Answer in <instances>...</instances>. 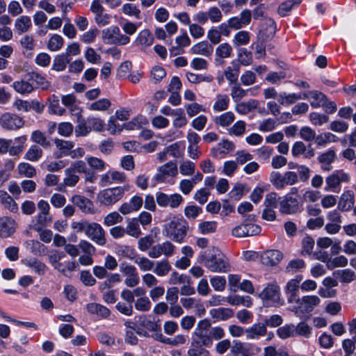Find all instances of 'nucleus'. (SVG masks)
<instances>
[{"mask_svg": "<svg viewBox=\"0 0 356 356\" xmlns=\"http://www.w3.org/2000/svg\"><path fill=\"white\" fill-rule=\"evenodd\" d=\"M225 336L224 330L219 326L211 327L208 319L198 321L193 334V339L202 343L205 347H211L213 340H220Z\"/></svg>", "mask_w": 356, "mask_h": 356, "instance_id": "f257e3e1", "label": "nucleus"}, {"mask_svg": "<svg viewBox=\"0 0 356 356\" xmlns=\"http://www.w3.org/2000/svg\"><path fill=\"white\" fill-rule=\"evenodd\" d=\"M198 262L202 264L209 271L217 273H225L230 271L231 266L227 258L218 250H213L202 252L198 257Z\"/></svg>", "mask_w": 356, "mask_h": 356, "instance_id": "f03ea898", "label": "nucleus"}, {"mask_svg": "<svg viewBox=\"0 0 356 356\" xmlns=\"http://www.w3.org/2000/svg\"><path fill=\"white\" fill-rule=\"evenodd\" d=\"M131 186L125 184L122 186H115L102 189L97 195V202L100 206L113 207L124 197L125 192L129 191Z\"/></svg>", "mask_w": 356, "mask_h": 356, "instance_id": "7ed1b4c3", "label": "nucleus"}, {"mask_svg": "<svg viewBox=\"0 0 356 356\" xmlns=\"http://www.w3.org/2000/svg\"><path fill=\"white\" fill-rule=\"evenodd\" d=\"M65 257V254L64 252L53 250L48 254V261L55 270L65 276L70 277L71 276V273L76 270L79 265L74 259L62 262L61 260Z\"/></svg>", "mask_w": 356, "mask_h": 356, "instance_id": "20e7f679", "label": "nucleus"}, {"mask_svg": "<svg viewBox=\"0 0 356 356\" xmlns=\"http://www.w3.org/2000/svg\"><path fill=\"white\" fill-rule=\"evenodd\" d=\"M188 230V224L183 218L173 217L164 225L163 233L172 241L181 243Z\"/></svg>", "mask_w": 356, "mask_h": 356, "instance_id": "39448f33", "label": "nucleus"}, {"mask_svg": "<svg viewBox=\"0 0 356 356\" xmlns=\"http://www.w3.org/2000/svg\"><path fill=\"white\" fill-rule=\"evenodd\" d=\"M86 164L81 160L72 163L70 166L67 168L64 171V186L67 187L75 186L80 180V177L77 173L84 172H86Z\"/></svg>", "mask_w": 356, "mask_h": 356, "instance_id": "423d86ee", "label": "nucleus"}, {"mask_svg": "<svg viewBox=\"0 0 356 356\" xmlns=\"http://www.w3.org/2000/svg\"><path fill=\"white\" fill-rule=\"evenodd\" d=\"M102 38L107 44L125 45L130 42L129 37L121 33L117 26H111L104 29L102 32Z\"/></svg>", "mask_w": 356, "mask_h": 356, "instance_id": "0eeeda50", "label": "nucleus"}, {"mask_svg": "<svg viewBox=\"0 0 356 356\" xmlns=\"http://www.w3.org/2000/svg\"><path fill=\"white\" fill-rule=\"evenodd\" d=\"M90 10L94 15V22L100 27L108 25L111 22V15L104 12L105 8L99 0H92Z\"/></svg>", "mask_w": 356, "mask_h": 356, "instance_id": "6e6552de", "label": "nucleus"}, {"mask_svg": "<svg viewBox=\"0 0 356 356\" xmlns=\"http://www.w3.org/2000/svg\"><path fill=\"white\" fill-rule=\"evenodd\" d=\"M178 174L177 164L173 161H169L160 166L157 173L154 176L153 181H155L153 186L157 183H165L168 178L175 177Z\"/></svg>", "mask_w": 356, "mask_h": 356, "instance_id": "1a4fd4ad", "label": "nucleus"}, {"mask_svg": "<svg viewBox=\"0 0 356 356\" xmlns=\"http://www.w3.org/2000/svg\"><path fill=\"white\" fill-rule=\"evenodd\" d=\"M259 297L266 305L279 304L280 301L279 286L276 284H268L260 293Z\"/></svg>", "mask_w": 356, "mask_h": 356, "instance_id": "9d476101", "label": "nucleus"}, {"mask_svg": "<svg viewBox=\"0 0 356 356\" xmlns=\"http://www.w3.org/2000/svg\"><path fill=\"white\" fill-rule=\"evenodd\" d=\"M299 305L295 309V313L296 316H299L300 314L310 313L316 307H317L320 302L321 299L317 296H305L301 299L298 300Z\"/></svg>", "mask_w": 356, "mask_h": 356, "instance_id": "9b49d317", "label": "nucleus"}, {"mask_svg": "<svg viewBox=\"0 0 356 356\" xmlns=\"http://www.w3.org/2000/svg\"><path fill=\"white\" fill-rule=\"evenodd\" d=\"M24 124V120L16 114L6 113L0 117V126L6 130L15 131Z\"/></svg>", "mask_w": 356, "mask_h": 356, "instance_id": "f8f14e48", "label": "nucleus"}, {"mask_svg": "<svg viewBox=\"0 0 356 356\" xmlns=\"http://www.w3.org/2000/svg\"><path fill=\"white\" fill-rule=\"evenodd\" d=\"M85 234L87 237L99 245H104L106 240L102 227L96 222H88Z\"/></svg>", "mask_w": 356, "mask_h": 356, "instance_id": "ddd939ff", "label": "nucleus"}, {"mask_svg": "<svg viewBox=\"0 0 356 356\" xmlns=\"http://www.w3.org/2000/svg\"><path fill=\"white\" fill-rule=\"evenodd\" d=\"M261 232V227L250 222H243L232 229V234L235 237H247L257 235Z\"/></svg>", "mask_w": 356, "mask_h": 356, "instance_id": "4468645a", "label": "nucleus"}, {"mask_svg": "<svg viewBox=\"0 0 356 356\" xmlns=\"http://www.w3.org/2000/svg\"><path fill=\"white\" fill-rule=\"evenodd\" d=\"M175 249V247L171 242L165 241L152 246L148 252V256L152 259H157L161 255L169 257L173 254Z\"/></svg>", "mask_w": 356, "mask_h": 356, "instance_id": "2eb2a0df", "label": "nucleus"}, {"mask_svg": "<svg viewBox=\"0 0 356 356\" xmlns=\"http://www.w3.org/2000/svg\"><path fill=\"white\" fill-rule=\"evenodd\" d=\"M298 200L291 195H285L280 202V211L284 214H293L300 209Z\"/></svg>", "mask_w": 356, "mask_h": 356, "instance_id": "dca6fc26", "label": "nucleus"}, {"mask_svg": "<svg viewBox=\"0 0 356 356\" xmlns=\"http://www.w3.org/2000/svg\"><path fill=\"white\" fill-rule=\"evenodd\" d=\"M232 352L234 355L241 354L243 356H252L259 354L261 352V348L254 343H243L238 341H234Z\"/></svg>", "mask_w": 356, "mask_h": 356, "instance_id": "f3484780", "label": "nucleus"}, {"mask_svg": "<svg viewBox=\"0 0 356 356\" xmlns=\"http://www.w3.org/2000/svg\"><path fill=\"white\" fill-rule=\"evenodd\" d=\"M235 144L227 139H223L211 149L210 154L216 159H223L235 149Z\"/></svg>", "mask_w": 356, "mask_h": 356, "instance_id": "a211bd4d", "label": "nucleus"}, {"mask_svg": "<svg viewBox=\"0 0 356 356\" xmlns=\"http://www.w3.org/2000/svg\"><path fill=\"white\" fill-rule=\"evenodd\" d=\"M350 180V176L343 170H337L325 179L326 186L325 191H334V189L339 186L341 182H348Z\"/></svg>", "mask_w": 356, "mask_h": 356, "instance_id": "6ab92c4d", "label": "nucleus"}, {"mask_svg": "<svg viewBox=\"0 0 356 356\" xmlns=\"http://www.w3.org/2000/svg\"><path fill=\"white\" fill-rule=\"evenodd\" d=\"M302 275H296L294 278L291 279L286 283L285 286V293L287 296V300L289 302H298L299 300L298 297V289L300 288V282L302 280Z\"/></svg>", "mask_w": 356, "mask_h": 356, "instance_id": "aec40b11", "label": "nucleus"}, {"mask_svg": "<svg viewBox=\"0 0 356 356\" xmlns=\"http://www.w3.org/2000/svg\"><path fill=\"white\" fill-rule=\"evenodd\" d=\"M251 17V11L248 9H245L240 13L239 16L230 17L227 22L232 29L238 30L248 25L250 23Z\"/></svg>", "mask_w": 356, "mask_h": 356, "instance_id": "412c9836", "label": "nucleus"}, {"mask_svg": "<svg viewBox=\"0 0 356 356\" xmlns=\"http://www.w3.org/2000/svg\"><path fill=\"white\" fill-rule=\"evenodd\" d=\"M283 259V254L277 250H268L261 253V262L267 266L277 265Z\"/></svg>", "mask_w": 356, "mask_h": 356, "instance_id": "4be33fe9", "label": "nucleus"}, {"mask_svg": "<svg viewBox=\"0 0 356 356\" xmlns=\"http://www.w3.org/2000/svg\"><path fill=\"white\" fill-rule=\"evenodd\" d=\"M17 223L15 220L8 216L0 218V237L8 238L16 230Z\"/></svg>", "mask_w": 356, "mask_h": 356, "instance_id": "5701e85b", "label": "nucleus"}, {"mask_svg": "<svg viewBox=\"0 0 356 356\" xmlns=\"http://www.w3.org/2000/svg\"><path fill=\"white\" fill-rule=\"evenodd\" d=\"M336 153L334 149H330L321 154L317 159L321 164V169L325 172H329L332 169V163L336 159Z\"/></svg>", "mask_w": 356, "mask_h": 356, "instance_id": "b1692460", "label": "nucleus"}, {"mask_svg": "<svg viewBox=\"0 0 356 356\" xmlns=\"http://www.w3.org/2000/svg\"><path fill=\"white\" fill-rule=\"evenodd\" d=\"M267 333L266 325L261 323H254L245 329V337L248 340H257Z\"/></svg>", "mask_w": 356, "mask_h": 356, "instance_id": "393cba45", "label": "nucleus"}, {"mask_svg": "<svg viewBox=\"0 0 356 356\" xmlns=\"http://www.w3.org/2000/svg\"><path fill=\"white\" fill-rule=\"evenodd\" d=\"M154 42V37L149 29L140 31L134 40V44L141 48L151 46Z\"/></svg>", "mask_w": 356, "mask_h": 356, "instance_id": "a878e982", "label": "nucleus"}, {"mask_svg": "<svg viewBox=\"0 0 356 356\" xmlns=\"http://www.w3.org/2000/svg\"><path fill=\"white\" fill-rule=\"evenodd\" d=\"M235 120V115L232 111L225 112L213 118V121L214 124L223 129H227L231 127Z\"/></svg>", "mask_w": 356, "mask_h": 356, "instance_id": "bb28decb", "label": "nucleus"}, {"mask_svg": "<svg viewBox=\"0 0 356 356\" xmlns=\"http://www.w3.org/2000/svg\"><path fill=\"white\" fill-rule=\"evenodd\" d=\"M215 62L218 63H223V59L230 58L233 54V48L227 42L220 44L215 51Z\"/></svg>", "mask_w": 356, "mask_h": 356, "instance_id": "cd10ccee", "label": "nucleus"}, {"mask_svg": "<svg viewBox=\"0 0 356 356\" xmlns=\"http://www.w3.org/2000/svg\"><path fill=\"white\" fill-rule=\"evenodd\" d=\"M307 99L309 100L312 107L318 108L324 105L326 97L321 92L313 90L308 93H304L302 95V99Z\"/></svg>", "mask_w": 356, "mask_h": 356, "instance_id": "c85d7f7f", "label": "nucleus"}, {"mask_svg": "<svg viewBox=\"0 0 356 356\" xmlns=\"http://www.w3.org/2000/svg\"><path fill=\"white\" fill-rule=\"evenodd\" d=\"M240 73L239 62L233 60L231 65L227 67L224 70V75L229 84L236 83Z\"/></svg>", "mask_w": 356, "mask_h": 356, "instance_id": "c756f323", "label": "nucleus"}, {"mask_svg": "<svg viewBox=\"0 0 356 356\" xmlns=\"http://www.w3.org/2000/svg\"><path fill=\"white\" fill-rule=\"evenodd\" d=\"M191 51L193 54L209 57L213 54V48L207 41H202L194 44L191 47Z\"/></svg>", "mask_w": 356, "mask_h": 356, "instance_id": "7c9ffc66", "label": "nucleus"}, {"mask_svg": "<svg viewBox=\"0 0 356 356\" xmlns=\"http://www.w3.org/2000/svg\"><path fill=\"white\" fill-rule=\"evenodd\" d=\"M14 26L18 34L27 32L32 26L31 17L27 15H21L15 19Z\"/></svg>", "mask_w": 356, "mask_h": 356, "instance_id": "2f4dec72", "label": "nucleus"}, {"mask_svg": "<svg viewBox=\"0 0 356 356\" xmlns=\"http://www.w3.org/2000/svg\"><path fill=\"white\" fill-rule=\"evenodd\" d=\"M355 204V196L352 191H347L343 193L339 202V208L342 211H348L353 207Z\"/></svg>", "mask_w": 356, "mask_h": 356, "instance_id": "473e14b6", "label": "nucleus"}, {"mask_svg": "<svg viewBox=\"0 0 356 356\" xmlns=\"http://www.w3.org/2000/svg\"><path fill=\"white\" fill-rule=\"evenodd\" d=\"M71 201L73 204L76 205L83 212L88 213L92 210L93 204L92 202L88 198L75 195L71 198Z\"/></svg>", "mask_w": 356, "mask_h": 356, "instance_id": "72a5a7b5", "label": "nucleus"}, {"mask_svg": "<svg viewBox=\"0 0 356 356\" xmlns=\"http://www.w3.org/2000/svg\"><path fill=\"white\" fill-rule=\"evenodd\" d=\"M257 106L258 102L255 99H250L247 102H238L234 106V110L241 115H246L254 110Z\"/></svg>", "mask_w": 356, "mask_h": 356, "instance_id": "f704fd0d", "label": "nucleus"}, {"mask_svg": "<svg viewBox=\"0 0 356 356\" xmlns=\"http://www.w3.org/2000/svg\"><path fill=\"white\" fill-rule=\"evenodd\" d=\"M86 309L90 314H96L101 318H107L111 314L110 310L107 307L96 302L88 304Z\"/></svg>", "mask_w": 356, "mask_h": 356, "instance_id": "c9c22d12", "label": "nucleus"}, {"mask_svg": "<svg viewBox=\"0 0 356 356\" xmlns=\"http://www.w3.org/2000/svg\"><path fill=\"white\" fill-rule=\"evenodd\" d=\"M229 97L227 95L217 94L213 105V111L216 112L226 111L229 107Z\"/></svg>", "mask_w": 356, "mask_h": 356, "instance_id": "e433bc0d", "label": "nucleus"}, {"mask_svg": "<svg viewBox=\"0 0 356 356\" xmlns=\"http://www.w3.org/2000/svg\"><path fill=\"white\" fill-rule=\"evenodd\" d=\"M210 316L217 321H226L233 316L234 312L229 308H217L209 311Z\"/></svg>", "mask_w": 356, "mask_h": 356, "instance_id": "4c0bfd02", "label": "nucleus"}, {"mask_svg": "<svg viewBox=\"0 0 356 356\" xmlns=\"http://www.w3.org/2000/svg\"><path fill=\"white\" fill-rule=\"evenodd\" d=\"M204 347L202 343L193 339L187 353L188 356H209V352Z\"/></svg>", "mask_w": 356, "mask_h": 356, "instance_id": "58836bf2", "label": "nucleus"}, {"mask_svg": "<svg viewBox=\"0 0 356 356\" xmlns=\"http://www.w3.org/2000/svg\"><path fill=\"white\" fill-rule=\"evenodd\" d=\"M56 148L60 151L58 157L68 156L70 150L74 147V143L72 141L64 140L59 138L54 139Z\"/></svg>", "mask_w": 356, "mask_h": 356, "instance_id": "ea45409f", "label": "nucleus"}, {"mask_svg": "<svg viewBox=\"0 0 356 356\" xmlns=\"http://www.w3.org/2000/svg\"><path fill=\"white\" fill-rule=\"evenodd\" d=\"M339 138L330 132L321 133L316 136L315 143L317 146L325 147L327 144L336 143Z\"/></svg>", "mask_w": 356, "mask_h": 356, "instance_id": "a19ab883", "label": "nucleus"}, {"mask_svg": "<svg viewBox=\"0 0 356 356\" xmlns=\"http://www.w3.org/2000/svg\"><path fill=\"white\" fill-rule=\"evenodd\" d=\"M115 253L123 258L135 260L137 257L135 249L129 245H120L115 248Z\"/></svg>", "mask_w": 356, "mask_h": 356, "instance_id": "79ce46f5", "label": "nucleus"}, {"mask_svg": "<svg viewBox=\"0 0 356 356\" xmlns=\"http://www.w3.org/2000/svg\"><path fill=\"white\" fill-rule=\"evenodd\" d=\"M59 102L58 97L55 95H51L48 98V108L51 113L58 115H63L65 113V109L60 106Z\"/></svg>", "mask_w": 356, "mask_h": 356, "instance_id": "37998d69", "label": "nucleus"}, {"mask_svg": "<svg viewBox=\"0 0 356 356\" xmlns=\"http://www.w3.org/2000/svg\"><path fill=\"white\" fill-rule=\"evenodd\" d=\"M111 106L110 99L102 98L90 104L88 106V109L92 111L104 112L108 111Z\"/></svg>", "mask_w": 356, "mask_h": 356, "instance_id": "c03bdc74", "label": "nucleus"}, {"mask_svg": "<svg viewBox=\"0 0 356 356\" xmlns=\"http://www.w3.org/2000/svg\"><path fill=\"white\" fill-rule=\"evenodd\" d=\"M299 99H302L301 94L286 93L285 92L280 93L277 97L278 102L282 105H290Z\"/></svg>", "mask_w": 356, "mask_h": 356, "instance_id": "a18cd8bd", "label": "nucleus"}, {"mask_svg": "<svg viewBox=\"0 0 356 356\" xmlns=\"http://www.w3.org/2000/svg\"><path fill=\"white\" fill-rule=\"evenodd\" d=\"M186 76L190 83L194 84H197L202 82L211 83L213 80V76L208 74H197L188 72L186 73Z\"/></svg>", "mask_w": 356, "mask_h": 356, "instance_id": "49530a36", "label": "nucleus"}, {"mask_svg": "<svg viewBox=\"0 0 356 356\" xmlns=\"http://www.w3.org/2000/svg\"><path fill=\"white\" fill-rule=\"evenodd\" d=\"M245 122L243 120H238L227 129V134L231 136L242 137L245 133Z\"/></svg>", "mask_w": 356, "mask_h": 356, "instance_id": "de8ad7c7", "label": "nucleus"}, {"mask_svg": "<svg viewBox=\"0 0 356 356\" xmlns=\"http://www.w3.org/2000/svg\"><path fill=\"white\" fill-rule=\"evenodd\" d=\"M0 202L11 212H17L18 207L14 200L4 191H0Z\"/></svg>", "mask_w": 356, "mask_h": 356, "instance_id": "09e8293b", "label": "nucleus"}, {"mask_svg": "<svg viewBox=\"0 0 356 356\" xmlns=\"http://www.w3.org/2000/svg\"><path fill=\"white\" fill-rule=\"evenodd\" d=\"M333 275L336 278L344 283H349L356 278L355 272L348 268L336 270Z\"/></svg>", "mask_w": 356, "mask_h": 356, "instance_id": "8fccbe9b", "label": "nucleus"}, {"mask_svg": "<svg viewBox=\"0 0 356 356\" xmlns=\"http://www.w3.org/2000/svg\"><path fill=\"white\" fill-rule=\"evenodd\" d=\"M64 44L63 37L58 34H53L47 42V48L51 51H59Z\"/></svg>", "mask_w": 356, "mask_h": 356, "instance_id": "3c124183", "label": "nucleus"}, {"mask_svg": "<svg viewBox=\"0 0 356 356\" xmlns=\"http://www.w3.org/2000/svg\"><path fill=\"white\" fill-rule=\"evenodd\" d=\"M171 270V266L167 260H162L154 263L153 272L159 277L167 275Z\"/></svg>", "mask_w": 356, "mask_h": 356, "instance_id": "603ef678", "label": "nucleus"}, {"mask_svg": "<svg viewBox=\"0 0 356 356\" xmlns=\"http://www.w3.org/2000/svg\"><path fill=\"white\" fill-rule=\"evenodd\" d=\"M13 88L17 92L22 95L29 94L34 90L32 84L24 80H19L13 82Z\"/></svg>", "mask_w": 356, "mask_h": 356, "instance_id": "864d4df0", "label": "nucleus"}, {"mask_svg": "<svg viewBox=\"0 0 356 356\" xmlns=\"http://www.w3.org/2000/svg\"><path fill=\"white\" fill-rule=\"evenodd\" d=\"M295 325L285 324L284 325L280 327L277 330L276 333L277 336L282 339H286L291 337H295Z\"/></svg>", "mask_w": 356, "mask_h": 356, "instance_id": "5fc2aeb1", "label": "nucleus"}, {"mask_svg": "<svg viewBox=\"0 0 356 356\" xmlns=\"http://www.w3.org/2000/svg\"><path fill=\"white\" fill-rule=\"evenodd\" d=\"M172 116L174 117L172 124L175 128L183 127L188 123V120L182 108L175 109V113Z\"/></svg>", "mask_w": 356, "mask_h": 356, "instance_id": "6e6d98bb", "label": "nucleus"}, {"mask_svg": "<svg viewBox=\"0 0 356 356\" xmlns=\"http://www.w3.org/2000/svg\"><path fill=\"white\" fill-rule=\"evenodd\" d=\"M24 264L32 268L35 273L39 275H43L46 271V265L35 258L25 261Z\"/></svg>", "mask_w": 356, "mask_h": 356, "instance_id": "4d7b16f0", "label": "nucleus"}, {"mask_svg": "<svg viewBox=\"0 0 356 356\" xmlns=\"http://www.w3.org/2000/svg\"><path fill=\"white\" fill-rule=\"evenodd\" d=\"M122 12L125 15L134 17L138 19L141 18L140 8L136 5L131 3H124L122 7Z\"/></svg>", "mask_w": 356, "mask_h": 356, "instance_id": "13d9d810", "label": "nucleus"}, {"mask_svg": "<svg viewBox=\"0 0 356 356\" xmlns=\"http://www.w3.org/2000/svg\"><path fill=\"white\" fill-rule=\"evenodd\" d=\"M70 58H67L63 54L56 56L53 61L52 70L56 72H62L66 68Z\"/></svg>", "mask_w": 356, "mask_h": 356, "instance_id": "bf43d9fd", "label": "nucleus"}, {"mask_svg": "<svg viewBox=\"0 0 356 356\" xmlns=\"http://www.w3.org/2000/svg\"><path fill=\"white\" fill-rule=\"evenodd\" d=\"M42 149L35 145H31L25 154L24 159L30 161H38L42 156Z\"/></svg>", "mask_w": 356, "mask_h": 356, "instance_id": "052dcab7", "label": "nucleus"}, {"mask_svg": "<svg viewBox=\"0 0 356 356\" xmlns=\"http://www.w3.org/2000/svg\"><path fill=\"white\" fill-rule=\"evenodd\" d=\"M134 263L139 267L140 270L144 272L152 270L154 267V261L145 257L137 256Z\"/></svg>", "mask_w": 356, "mask_h": 356, "instance_id": "680f3d73", "label": "nucleus"}, {"mask_svg": "<svg viewBox=\"0 0 356 356\" xmlns=\"http://www.w3.org/2000/svg\"><path fill=\"white\" fill-rule=\"evenodd\" d=\"M125 231L126 234L134 238H138L142 234L139 222L136 218H134L128 222Z\"/></svg>", "mask_w": 356, "mask_h": 356, "instance_id": "e2e57ef3", "label": "nucleus"}, {"mask_svg": "<svg viewBox=\"0 0 356 356\" xmlns=\"http://www.w3.org/2000/svg\"><path fill=\"white\" fill-rule=\"evenodd\" d=\"M31 140L44 148H47L51 145L50 141L47 138L44 134L39 130L34 131L31 134Z\"/></svg>", "mask_w": 356, "mask_h": 356, "instance_id": "0e129e2a", "label": "nucleus"}, {"mask_svg": "<svg viewBox=\"0 0 356 356\" xmlns=\"http://www.w3.org/2000/svg\"><path fill=\"white\" fill-rule=\"evenodd\" d=\"M250 38V33L246 31L237 32L233 38V44L235 47L246 45L249 43Z\"/></svg>", "mask_w": 356, "mask_h": 356, "instance_id": "69168bd1", "label": "nucleus"}, {"mask_svg": "<svg viewBox=\"0 0 356 356\" xmlns=\"http://www.w3.org/2000/svg\"><path fill=\"white\" fill-rule=\"evenodd\" d=\"M306 266L305 262L301 259H294L289 261L286 266V272L293 274Z\"/></svg>", "mask_w": 356, "mask_h": 356, "instance_id": "338daca9", "label": "nucleus"}, {"mask_svg": "<svg viewBox=\"0 0 356 356\" xmlns=\"http://www.w3.org/2000/svg\"><path fill=\"white\" fill-rule=\"evenodd\" d=\"M18 173L28 178L33 177L36 175L35 168L28 163H20L17 166Z\"/></svg>", "mask_w": 356, "mask_h": 356, "instance_id": "774afa93", "label": "nucleus"}]
</instances>
